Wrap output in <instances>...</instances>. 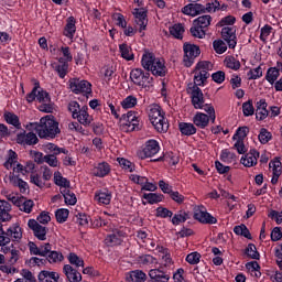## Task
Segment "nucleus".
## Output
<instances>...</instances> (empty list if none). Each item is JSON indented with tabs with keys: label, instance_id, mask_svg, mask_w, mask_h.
Returning a JSON list of instances; mask_svg holds the SVG:
<instances>
[{
	"label": "nucleus",
	"instance_id": "obj_1",
	"mask_svg": "<svg viewBox=\"0 0 282 282\" xmlns=\"http://www.w3.org/2000/svg\"><path fill=\"white\" fill-rule=\"evenodd\" d=\"M28 131H35L39 138H56L57 133H61L58 129V122L54 120V116L47 115L40 119V123L32 122L26 124Z\"/></svg>",
	"mask_w": 282,
	"mask_h": 282
},
{
	"label": "nucleus",
	"instance_id": "obj_2",
	"mask_svg": "<svg viewBox=\"0 0 282 282\" xmlns=\"http://www.w3.org/2000/svg\"><path fill=\"white\" fill-rule=\"evenodd\" d=\"M141 65L148 72H152L153 76H164L166 74L164 59L155 57L153 53H144L142 55Z\"/></svg>",
	"mask_w": 282,
	"mask_h": 282
},
{
	"label": "nucleus",
	"instance_id": "obj_3",
	"mask_svg": "<svg viewBox=\"0 0 282 282\" xmlns=\"http://www.w3.org/2000/svg\"><path fill=\"white\" fill-rule=\"evenodd\" d=\"M149 119L151 124L159 133H166V131H169V120H166V117H164L162 107L158 105L150 106Z\"/></svg>",
	"mask_w": 282,
	"mask_h": 282
},
{
	"label": "nucleus",
	"instance_id": "obj_4",
	"mask_svg": "<svg viewBox=\"0 0 282 282\" xmlns=\"http://www.w3.org/2000/svg\"><path fill=\"white\" fill-rule=\"evenodd\" d=\"M68 111H70L74 120H77L79 124H83L84 127H89L94 122V117L88 112L89 107L83 106L80 108V105L77 101H70L68 104Z\"/></svg>",
	"mask_w": 282,
	"mask_h": 282
},
{
	"label": "nucleus",
	"instance_id": "obj_5",
	"mask_svg": "<svg viewBox=\"0 0 282 282\" xmlns=\"http://www.w3.org/2000/svg\"><path fill=\"white\" fill-rule=\"evenodd\" d=\"M120 122L122 131L131 132L140 129V119L138 118V113L133 111H128L126 115H122Z\"/></svg>",
	"mask_w": 282,
	"mask_h": 282
},
{
	"label": "nucleus",
	"instance_id": "obj_6",
	"mask_svg": "<svg viewBox=\"0 0 282 282\" xmlns=\"http://www.w3.org/2000/svg\"><path fill=\"white\" fill-rule=\"evenodd\" d=\"M183 51H184L183 64L185 65V67H192L197 56L202 54L199 46L192 43H185L183 45Z\"/></svg>",
	"mask_w": 282,
	"mask_h": 282
},
{
	"label": "nucleus",
	"instance_id": "obj_7",
	"mask_svg": "<svg viewBox=\"0 0 282 282\" xmlns=\"http://www.w3.org/2000/svg\"><path fill=\"white\" fill-rule=\"evenodd\" d=\"M51 102L50 94L41 88V84L39 82L34 83L33 89L26 95V101L34 102Z\"/></svg>",
	"mask_w": 282,
	"mask_h": 282
},
{
	"label": "nucleus",
	"instance_id": "obj_8",
	"mask_svg": "<svg viewBox=\"0 0 282 282\" xmlns=\"http://www.w3.org/2000/svg\"><path fill=\"white\" fill-rule=\"evenodd\" d=\"M160 153V142L155 139L148 140L142 150L138 152V155L141 160H147V158H153Z\"/></svg>",
	"mask_w": 282,
	"mask_h": 282
},
{
	"label": "nucleus",
	"instance_id": "obj_9",
	"mask_svg": "<svg viewBox=\"0 0 282 282\" xmlns=\"http://www.w3.org/2000/svg\"><path fill=\"white\" fill-rule=\"evenodd\" d=\"M130 78L132 83L139 87H149L151 84V74L144 73L142 68H133L130 72Z\"/></svg>",
	"mask_w": 282,
	"mask_h": 282
},
{
	"label": "nucleus",
	"instance_id": "obj_10",
	"mask_svg": "<svg viewBox=\"0 0 282 282\" xmlns=\"http://www.w3.org/2000/svg\"><path fill=\"white\" fill-rule=\"evenodd\" d=\"M68 85L73 94H89L91 91V84L85 79L72 78Z\"/></svg>",
	"mask_w": 282,
	"mask_h": 282
},
{
	"label": "nucleus",
	"instance_id": "obj_11",
	"mask_svg": "<svg viewBox=\"0 0 282 282\" xmlns=\"http://www.w3.org/2000/svg\"><path fill=\"white\" fill-rule=\"evenodd\" d=\"M110 234L108 237H106L105 241L107 246H120L122 243V240L124 237H127V228L120 227V228H110Z\"/></svg>",
	"mask_w": 282,
	"mask_h": 282
},
{
	"label": "nucleus",
	"instance_id": "obj_12",
	"mask_svg": "<svg viewBox=\"0 0 282 282\" xmlns=\"http://www.w3.org/2000/svg\"><path fill=\"white\" fill-rule=\"evenodd\" d=\"M194 219H196V221H199V224H217V218L210 215V213H208L204 206L197 207L195 209Z\"/></svg>",
	"mask_w": 282,
	"mask_h": 282
},
{
	"label": "nucleus",
	"instance_id": "obj_13",
	"mask_svg": "<svg viewBox=\"0 0 282 282\" xmlns=\"http://www.w3.org/2000/svg\"><path fill=\"white\" fill-rule=\"evenodd\" d=\"M221 36L228 43L229 50L237 47V30L235 26H225L221 30Z\"/></svg>",
	"mask_w": 282,
	"mask_h": 282
},
{
	"label": "nucleus",
	"instance_id": "obj_14",
	"mask_svg": "<svg viewBox=\"0 0 282 282\" xmlns=\"http://www.w3.org/2000/svg\"><path fill=\"white\" fill-rule=\"evenodd\" d=\"M132 14L134 17L137 28H139V32H144V30H147V25H149L144 8L134 9Z\"/></svg>",
	"mask_w": 282,
	"mask_h": 282
},
{
	"label": "nucleus",
	"instance_id": "obj_15",
	"mask_svg": "<svg viewBox=\"0 0 282 282\" xmlns=\"http://www.w3.org/2000/svg\"><path fill=\"white\" fill-rule=\"evenodd\" d=\"M28 226L31 228V230H33L34 237H36V239L40 241H45V239H47V227L41 226V224H39V221L35 219H30L28 221Z\"/></svg>",
	"mask_w": 282,
	"mask_h": 282
},
{
	"label": "nucleus",
	"instance_id": "obj_16",
	"mask_svg": "<svg viewBox=\"0 0 282 282\" xmlns=\"http://www.w3.org/2000/svg\"><path fill=\"white\" fill-rule=\"evenodd\" d=\"M17 142L18 144L32 147V144H39V137L34 132L26 133L22 131L17 134Z\"/></svg>",
	"mask_w": 282,
	"mask_h": 282
},
{
	"label": "nucleus",
	"instance_id": "obj_17",
	"mask_svg": "<svg viewBox=\"0 0 282 282\" xmlns=\"http://www.w3.org/2000/svg\"><path fill=\"white\" fill-rule=\"evenodd\" d=\"M111 191L104 188L95 192L94 200L99 206H109L111 204Z\"/></svg>",
	"mask_w": 282,
	"mask_h": 282
},
{
	"label": "nucleus",
	"instance_id": "obj_18",
	"mask_svg": "<svg viewBox=\"0 0 282 282\" xmlns=\"http://www.w3.org/2000/svg\"><path fill=\"white\" fill-rule=\"evenodd\" d=\"M269 171L272 173L271 184H279V177L282 174V163L279 159H274L269 163Z\"/></svg>",
	"mask_w": 282,
	"mask_h": 282
},
{
	"label": "nucleus",
	"instance_id": "obj_19",
	"mask_svg": "<svg viewBox=\"0 0 282 282\" xmlns=\"http://www.w3.org/2000/svg\"><path fill=\"white\" fill-rule=\"evenodd\" d=\"M191 89L192 95V104L193 107L196 109H203L204 108V93H202L200 88L197 86H193Z\"/></svg>",
	"mask_w": 282,
	"mask_h": 282
},
{
	"label": "nucleus",
	"instance_id": "obj_20",
	"mask_svg": "<svg viewBox=\"0 0 282 282\" xmlns=\"http://www.w3.org/2000/svg\"><path fill=\"white\" fill-rule=\"evenodd\" d=\"M258 162H259V151H257V150H250L247 154H245L240 159V163L243 166H247V169H250L252 166H257Z\"/></svg>",
	"mask_w": 282,
	"mask_h": 282
},
{
	"label": "nucleus",
	"instance_id": "obj_21",
	"mask_svg": "<svg viewBox=\"0 0 282 282\" xmlns=\"http://www.w3.org/2000/svg\"><path fill=\"white\" fill-rule=\"evenodd\" d=\"M63 273L65 274L68 282H80L83 281V274L78 272L72 264H65L63 267Z\"/></svg>",
	"mask_w": 282,
	"mask_h": 282
},
{
	"label": "nucleus",
	"instance_id": "obj_22",
	"mask_svg": "<svg viewBox=\"0 0 282 282\" xmlns=\"http://www.w3.org/2000/svg\"><path fill=\"white\" fill-rule=\"evenodd\" d=\"M182 12L187 17H197L203 14V12H206V7L199 3H189L182 9Z\"/></svg>",
	"mask_w": 282,
	"mask_h": 282
},
{
	"label": "nucleus",
	"instance_id": "obj_23",
	"mask_svg": "<svg viewBox=\"0 0 282 282\" xmlns=\"http://www.w3.org/2000/svg\"><path fill=\"white\" fill-rule=\"evenodd\" d=\"M91 173L95 177H107V175L111 173V165L105 161L96 163Z\"/></svg>",
	"mask_w": 282,
	"mask_h": 282
},
{
	"label": "nucleus",
	"instance_id": "obj_24",
	"mask_svg": "<svg viewBox=\"0 0 282 282\" xmlns=\"http://www.w3.org/2000/svg\"><path fill=\"white\" fill-rule=\"evenodd\" d=\"M76 34V18L68 17L66 19V24L63 30V35L69 41H74V35Z\"/></svg>",
	"mask_w": 282,
	"mask_h": 282
},
{
	"label": "nucleus",
	"instance_id": "obj_25",
	"mask_svg": "<svg viewBox=\"0 0 282 282\" xmlns=\"http://www.w3.org/2000/svg\"><path fill=\"white\" fill-rule=\"evenodd\" d=\"M210 117L204 112H196L193 117V123L195 127H198V129H206L208 124H210Z\"/></svg>",
	"mask_w": 282,
	"mask_h": 282
},
{
	"label": "nucleus",
	"instance_id": "obj_26",
	"mask_svg": "<svg viewBox=\"0 0 282 282\" xmlns=\"http://www.w3.org/2000/svg\"><path fill=\"white\" fill-rule=\"evenodd\" d=\"M149 276L152 282H169L171 281V275L160 269H151L149 271Z\"/></svg>",
	"mask_w": 282,
	"mask_h": 282
},
{
	"label": "nucleus",
	"instance_id": "obj_27",
	"mask_svg": "<svg viewBox=\"0 0 282 282\" xmlns=\"http://www.w3.org/2000/svg\"><path fill=\"white\" fill-rule=\"evenodd\" d=\"M12 205L7 200L0 199V221H10L12 219Z\"/></svg>",
	"mask_w": 282,
	"mask_h": 282
},
{
	"label": "nucleus",
	"instance_id": "obj_28",
	"mask_svg": "<svg viewBox=\"0 0 282 282\" xmlns=\"http://www.w3.org/2000/svg\"><path fill=\"white\" fill-rule=\"evenodd\" d=\"M156 252L162 259L164 268H171L173 265V258L171 257V251L163 246H156Z\"/></svg>",
	"mask_w": 282,
	"mask_h": 282
},
{
	"label": "nucleus",
	"instance_id": "obj_29",
	"mask_svg": "<svg viewBox=\"0 0 282 282\" xmlns=\"http://www.w3.org/2000/svg\"><path fill=\"white\" fill-rule=\"evenodd\" d=\"M127 282H147V273L142 270L130 271L126 275Z\"/></svg>",
	"mask_w": 282,
	"mask_h": 282
},
{
	"label": "nucleus",
	"instance_id": "obj_30",
	"mask_svg": "<svg viewBox=\"0 0 282 282\" xmlns=\"http://www.w3.org/2000/svg\"><path fill=\"white\" fill-rule=\"evenodd\" d=\"M178 129L182 135L191 137L197 133V127L192 122H181L178 123Z\"/></svg>",
	"mask_w": 282,
	"mask_h": 282
},
{
	"label": "nucleus",
	"instance_id": "obj_31",
	"mask_svg": "<svg viewBox=\"0 0 282 282\" xmlns=\"http://www.w3.org/2000/svg\"><path fill=\"white\" fill-rule=\"evenodd\" d=\"M61 275L54 271H41L39 274L40 282H58Z\"/></svg>",
	"mask_w": 282,
	"mask_h": 282
},
{
	"label": "nucleus",
	"instance_id": "obj_32",
	"mask_svg": "<svg viewBox=\"0 0 282 282\" xmlns=\"http://www.w3.org/2000/svg\"><path fill=\"white\" fill-rule=\"evenodd\" d=\"M61 193L64 197V202L65 204H67V206H76V194H74V192H72V189H69V187L67 188H61Z\"/></svg>",
	"mask_w": 282,
	"mask_h": 282
},
{
	"label": "nucleus",
	"instance_id": "obj_33",
	"mask_svg": "<svg viewBox=\"0 0 282 282\" xmlns=\"http://www.w3.org/2000/svg\"><path fill=\"white\" fill-rule=\"evenodd\" d=\"M224 65L234 72H239V69H241V62H239V59H237L235 56H227L224 59Z\"/></svg>",
	"mask_w": 282,
	"mask_h": 282
},
{
	"label": "nucleus",
	"instance_id": "obj_34",
	"mask_svg": "<svg viewBox=\"0 0 282 282\" xmlns=\"http://www.w3.org/2000/svg\"><path fill=\"white\" fill-rule=\"evenodd\" d=\"M119 52L121 54V58H124V61H133L135 58V55H133V48L128 44H120Z\"/></svg>",
	"mask_w": 282,
	"mask_h": 282
},
{
	"label": "nucleus",
	"instance_id": "obj_35",
	"mask_svg": "<svg viewBox=\"0 0 282 282\" xmlns=\"http://www.w3.org/2000/svg\"><path fill=\"white\" fill-rule=\"evenodd\" d=\"M19 155L13 150L8 151L7 161L4 162V167H7L8 171L12 170L13 166H17V163L19 162Z\"/></svg>",
	"mask_w": 282,
	"mask_h": 282
},
{
	"label": "nucleus",
	"instance_id": "obj_36",
	"mask_svg": "<svg viewBox=\"0 0 282 282\" xmlns=\"http://www.w3.org/2000/svg\"><path fill=\"white\" fill-rule=\"evenodd\" d=\"M7 237H11L13 241H20V239L23 237V231L19 226L13 225L7 230Z\"/></svg>",
	"mask_w": 282,
	"mask_h": 282
},
{
	"label": "nucleus",
	"instance_id": "obj_37",
	"mask_svg": "<svg viewBox=\"0 0 282 282\" xmlns=\"http://www.w3.org/2000/svg\"><path fill=\"white\" fill-rule=\"evenodd\" d=\"M210 78V74H205L194 69V87H203L204 83Z\"/></svg>",
	"mask_w": 282,
	"mask_h": 282
},
{
	"label": "nucleus",
	"instance_id": "obj_38",
	"mask_svg": "<svg viewBox=\"0 0 282 282\" xmlns=\"http://www.w3.org/2000/svg\"><path fill=\"white\" fill-rule=\"evenodd\" d=\"M18 208L22 212V213H26L28 215H30V213H32V209L34 208V200L32 199H26L22 196V198L20 199V205H18Z\"/></svg>",
	"mask_w": 282,
	"mask_h": 282
},
{
	"label": "nucleus",
	"instance_id": "obj_39",
	"mask_svg": "<svg viewBox=\"0 0 282 282\" xmlns=\"http://www.w3.org/2000/svg\"><path fill=\"white\" fill-rule=\"evenodd\" d=\"M194 70L200 72V74H210L213 72V63L208 61H200L196 64Z\"/></svg>",
	"mask_w": 282,
	"mask_h": 282
},
{
	"label": "nucleus",
	"instance_id": "obj_40",
	"mask_svg": "<svg viewBox=\"0 0 282 282\" xmlns=\"http://www.w3.org/2000/svg\"><path fill=\"white\" fill-rule=\"evenodd\" d=\"M194 70L200 72V74H210L213 72V63L208 61H200L196 64Z\"/></svg>",
	"mask_w": 282,
	"mask_h": 282
},
{
	"label": "nucleus",
	"instance_id": "obj_41",
	"mask_svg": "<svg viewBox=\"0 0 282 282\" xmlns=\"http://www.w3.org/2000/svg\"><path fill=\"white\" fill-rule=\"evenodd\" d=\"M10 182L13 184V186H17L20 189V193H28V189L30 188L28 186V182L21 180L18 176H11Z\"/></svg>",
	"mask_w": 282,
	"mask_h": 282
},
{
	"label": "nucleus",
	"instance_id": "obj_42",
	"mask_svg": "<svg viewBox=\"0 0 282 282\" xmlns=\"http://www.w3.org/2000/svg\"><path fill=\"white\" fill-rule=\"evenodd\" d=\"M1 195H3L8 202H11L13 206H20L21 199L23 196H19L17 193H8V191L3 189L1 192Z\"/></svg>",
	"mask_w": 282,
	"mask_h": 282
},
{
	"label": "nucleus",
	"instance_id": "obj_43",
	"mask_svg": "<svg viewBox=\"0 0 282 282\" xmlns=\"http://www.w3.org/2000/svg\"><path fill=\"white\" fill-rule=\"evenodd\" d=\"M279 76H281L279 69H276V67H270L267 70L265 80H268L270 85H274L275 80L279 79Z\"/></svg>",
	"mask_w": 282,
	"mask_h": 282
},
{
	"label": "nucleus",
	"instance_id": "obj_44",
	"mask_svg": "<svg viewBox=\"0 0 282 282\" xmlns=\"http://www.w3.org/2000/svg\"><path fill=\"white\" fill-rule=\"evenodd\" d=\"M67 259L70 265H74L75 268H85V260L74 252L69 253Z\"/></svg>",
	"mask_w": 282,
	"mask_h": 282
},
{
	"label": "nucleus",
	"instance_id": "obj_45",
	"mask_svg": "<svg viewBox=\"0 0 282 282\" xmlns=\"http://www.w3.org/2000/svg\"><path fill=\"white\" fill-rule=\"evenodd\" d=\"M4 120L8 124H12V127H15V129H19L21 127V121L19 120V116H17L15 113L6 112Z\"/></svg>",
	"mask_w": 282,
	"mask_h": 282
},
{
	"label": "nucleus",
	"instance_id": "obj_46",
	"mask_svg": "<svg viewBox=\"0 0 282 282\" xmlns=\"http://www.w3.org/2000/svg\"><path fill=\"white\" fill-rule=\"evenodd\" d=\"M62 57L58 58V63H72L74 61V56L72 55V52L69 51V46H62L61 47Z\"/></svg>",
	"mask_w": 282,
	"mask_h": 282
},
{
	"label": "nucleus",
	"instance_id": "obj_47",
	"mask_svg": "<svg viewBox=\"0 0 282 282\" xmlns=\"http://www.w3.org/2000/svg\"><path fill=\"white\" fill-rule=\"evenodd\" d=\"M54 183L61 188H69V181L63 177V174L58 171L54 173Z\"/></svg>",
	"mask_w": 282,
	"mask_h": 282
},
{
	"label": "nucleus",
	"instance_id": "obj_48",
	"mask_svg": "<svg viewBox=\"0 0 282 282\" xmlns=\"http://www.w3.org/2000/svg\"><path fill=\"white\" fill-rule=\"evenodd\" d=\"M122 109H133L138 105V98L133 95H129L120 102Z\"/></svg>",
	"mask_w": 282,
	"mask_h": 282
},
{
	"label": "nucleus",
	"instance_id": "obj_49",
	"mask_svg": "<svg viewBox=\"0 0 282 282\" xmlns=\"http://www.w3.org/2000/svg\"><path fill=\"white\" fill-rule=\"evenodd\" d=\"M188 219V214L184 210H180L172 217L173 226H180V224H184Z\"/></svg>",
	"mask_w": 282,
	"mask_h": 282
},
{
	"label": "nucleus",
	"instance_id": "obj_50",
	"mask_svg": "<svg viewBox=\"0 0 282 282\" xmlns=\"http://www.w3.org/2000/svg\"><path fill=\"white\" fill-rule=\"evenodd\" d=\"M143 198L147 199L148 204H160V202L164 200V195L162 194H155V193H149V194H144Z\"/></svg>",
	"mask_w": 282,
	"mask_h": 282
},
{
	"label": "nucleus",
	"instance_id": "obj_51",
	"mask_svg": "<svg viewBox=\"0 0 282 282\" xmlns=\"http://www.w3.org/2000/svg\"><path fill=\"white\" fill-rule=\"evenodd\" d=\"M45 153H51V155H61V153H65V149L58 148V145L54 143H46L44 145Z\"/></svg>",
	"mask_w": 282,
	"mask_h": 282
},
{
	"label": "nucleus",
	"instance_id": "obj_52",
	"mask_svg": "<svg viewBox=\"0 0 282 282\" xmlns=\"http://www.w3.org/2000/svg\"><path fill=\"white\" fill-rule=\"evenodd\" d=\"M212 21H213V18L210 15H202V17H198L197 19H195L193 21V23H194V25H198L206 30V28H208V25H210Z\"/></svg>",
	"mask_w": 282,
	"mask_h": 282
},
{
	"label": "nucleus",
	"instance_id": "obj_53",
	"mask_svg": "<svg viewBox=\"0 0 282 282\" xmlns=\"http://www.w3.org/2000/svg\"><path fill=\"white\" fill-rule=\"evenodd\" d=\"M189 32L195 39H204V36H206V29L196 25L195 22H193V26L191 28Z\"/></svg>",
	"mask_w": 282,
	"mask_h": 282
},
{
	"label": "nucleus",
	"instance_id": "obj_54",
	"mask_svg": "<svg viewBox=\"0 0 282 282\" xmlns=\"http://www.w3.org/2000/svg\"><path fill=\"white\" fill-rule=\"evenodd\" d=\"M242 113L245 118H250V116H254V105L252 104L251 99L242 104Z\"/></svg>",
	"mask_w": 282,
	"mask_h": 282
},
{
	"label": "nucleus",
	"instance_id": "obj_55",
	"mask_svg": "<svg viewBox=\"0 0 282 282\" xmlns=\"http://www.w3.org/2000/svg\"><path fill=\"white\" fill-rule=\"evenodd\" d=\"M235 235H239L240 237H245L246 239H252L250 235V230L246 225H238L234 228Z\"/></svg>",
	"mask_w": 282,
	"mask_h": 282
},
{
	"label": "nucleus",
	"instance_id": "obj_56",
	"mask_svg": "<svg viewBox=\"0 0 282 282\" xmlns=\"http://www.w3.org/2000/svg\"><path fill=\"white\" fill-rule=\"evenodd\" d=\"M248 133H250V128L243 126L236 130L232 140H246L248 138Z\"/></svg>",
	"mask_w": 282,
	"mask_h": 282
},
{
	"label": "nucleus",
	"instance_id": "obj_57",
	"mask_svg": "<svg viewBox=\"0 0 282 282\" xmlns=\"http://www.w3.org/2000/svg\"><path fill=\"white\" fill-rule=\"evenodd\" d=\"M248 80H259V78H261V76H263V68L260 66L256 67V68H251L248 73Z\"/></svg>",
	"mask_w": 282,
	"mask_h": 282
},
{
	"label": "nucleus",
	"instance_id": "obj_58",
	"mask_svg": "<svg viewBox=\"0 0 282 282\" xmlns=\"http://www.w3.org/2000/svg\"><path fill=\"white\" fill-rule=\"evenodd\" d=\"M55 72H57L59 78H65L67 72H69V64L67 62H59V64L55 66Z\"/></svg>",
	"mask_w": 282,
	"mask_h": 282
},
{
	"label": "nucleus",
	"instance_id": "obj_59",
	"mask_svg": "<svg viewBox=\"0 0 282 282\" xmlns=\"http://www.w3.org/2000/svg\"><path fill=\"white\" fill-rule=\"evenodd\" d=\"M55 217L58 224H65L69 217V209L61 208L55 212Z\"/></svg>",
	"mask_w": 282,
	"mask_h": 282
},
{
	"label": "nucleus",
	"instance_id": "obj_60",
	"mask_svg": "<svg viewBox=\"0 0 282 282\" xmlns=\"http://www.w3.org/2000/svg\"><path fill=\"white\" fill-rule=\"evenodd\" d=\"M213 47L216 54H224L228 50V45L223 40H215L213 42Z\"/></svg>",
	"mask_w": 282,
	"mask_h": 282
},
{
	"label": "nucleus",
	"instance_id": "obj_61",
	"mask_svg": "<svg viewBox=\"0 0 282 282\" xmlns=\"http://www.w3.org/2000/svg\"><path fill=\"white\" fill-rule=\"evenodd\" d=\"M202 259V254L197 251H194L186 256L185 261L189 263V265H197Z\"/></svg>",
	"mask_w": 282,
	"mask_h": 282
},
{
	"label": "nucleus",
	"instance_id": "obj_62",
	"mask_svg": "<svg viewBox=\"0 0 282 282\" xmlns=\"http://www.w3.org/2000/svg\"><path fill=\"white\" fill-rule=\"evenodd\" d=\"M170 33L174 39H182V35L184 34V25L182 24H174L172 28H170Z\"/></svg>",
	"mask_w": 282,
	"mask_h": 282
},
{
	"label": "nucleus",
	"instance_id": "obj_63",
	"mask_svg": "<svg viewBox=\"0 0 282 282\" xmlns=\"http://www.w3.org/2000/svg\"><path fill=\"white\" fill-rule=\"evenodd\" d=\"M155 217H160L161 219H166L169 217H173V212L169 210V208L165 207H158Z\"/></svg>",
	"mask_w": 282,
	"mask_h": 282
},
{
	"label": "nucleus",
	"instance_id": "obj_64",
	"mask_svg": "<svg viewBox=\"0 0 282 282\" xmlns=\"http://www.w3.org/2000/svg\"><path fill=\"white\" fill-rule=\"evenodd\" d=\"M246 254L250 259H259V251H257V247L253 243H249L246 249Z\"/></svg>",
	"mask_w": 282,
	"mask_h": 282
}]
</instances>
